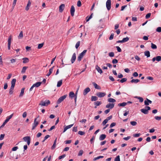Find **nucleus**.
Here are the masks:
<instances>
[{
    "mask_svg": "<svg viewBox=\"0 0 161 161\" xmlns=\"http://www.w3.org/2000/svg\"><path fill=\"white\" fill-rule=\"evenodd\" d=\"M87 51V50H84L80 54L77 58V60L80 61L83 56L85 55Z\"/></svg>",
    "mask_w": 161,
    "mask_h": 161,
    "instance_id": "1",
    "label": "nucleus"
},
{
    "mask_svg": "<svg viewBox=\"0 0 161 161\" xmlns=\"http://www.w3.org/2000/svg\"><path fill=\"white\" fill-rule=\"evenodd\" d=\"M50 103V101L48 100H46L45 101H41L39 105L42 106H47Z\"/></svg>",
    "mask_w": 161,
    "mask_h": 161,
    "instance_id": "2",
    "label": "nucleus"
},
{
    "mask_svg": "<svg viewBox=\"0 0 161 161\" xmlns=\"http://www.w3.org/2000/svg\"><path fill=\"white\" fill-rule=\"evenodd\" d=\"M67 94L65 95L62 97H61L58 100L57 103L58 104H59L62 102L67 97Z\"/></svg>",
    "mask_w": 161,
    "mask_h": 161,
    "instance_id": "3",
    "label": "nucleus"
},
{
    "mask_svg": "<svg viewBox=\"0 0 161 161\" xmlns=\"http://www.w3.org/2000/svg\"><path fill=\"white\" fill-rule=\"evenodd\" d=\"M24 140L26 142H27V144L29 145L31 143V138L29 136H25L23 138Z\"/></svg>",
    "mask_w": 161,
    "mask_h": 161,
    "instance_id": "4",
    "label": "nucleus"
},
{
    "mask_svg": "<svg viewBox=\"0 0 161 161\" xmlns=\"http://www.w3.org/2000/svg\"><path fill=\"white\" fill-rule=\"evenodd\" d=\"M106 6L107 9L109 10L111 8V1L108 0L106 3Z\"/></svg>",
    "mask_w": 161,
    "mask_h": 161,
    "instance_id": "5",
    "label": "nucleus"
},
{
    "mask_svg": "<svg viewBox=\"0 0 161 161\" xmlns=\"http://www.w3.org/2000/svg\"><path fill=\"white\" fill-rule=\"evenodd\" d=\"M37 118H36L34 119V122L32 124V130L35 129V128L39 124V122L36 121Z\"/></svg>",
    "mask_w": 161,
    "mask_h": 161,
    "instance_id": "6",
    "label": "nucleus"
},
{
    "mask_svg": "<svg viewBox=\"0 0 161 161\" xmlns=\"http://www.w3.org/2000/svg\"><path fill=\"white\" fill-rule=\"evenodd\" d=\"M96 95L98 97L101 98L104 97L106 95V93L105 92H98L96 93Z\"/></svg>",
    "mask_w": 161,
    "mask_h": 161,
    "instance_id": "7",
    "label": "nucleus"
},
{
    "mask_svg": "<svg viewBox=\"0 0 161 161\" xmlns=\"http://www.w3.org/2000/svg\"><path fill=\"white\" fill-rule=\"evenodd\" d=\"M12 39V36H10L8 38V50H9L10 49V45L11 43V40Z\"/></svg>",
    "mask_w": 161,
    "mask_h": 161,
    "instance_id": "8",
    "label": "nucleus"
},
{
    "mask_svg": "<svg viewBox=\"0 0 161 161\" xmlns=\"http://www.w3.org/2000/svg\"><path fill=\"white\" fill-rule=\"evenodd\" d=\"M114 104L113 103H109L106 105V108L112 109L114 107Z\"/></svg>",
    "mask_w": 161,
    "mask_h": 161,
    "instance_id": "9",
    "label": "nucleus"
},
{
    "mask_svg": "<svg viewBox=\"0 0 161 161\" xmlns=\"http://www.w3.org/2000/svg\"><path fill=\"white\" fill-rule=\"evenodd\" d=\"M76 58V54L74 53L72 56V58L71 59V61L72 64H73L75 61Z\"/></svg>",
    "mask_w": 161,
    "mask_h": 161,
    "instance_id": "10",
    "label": "nucleus"
},
{
    "mask_svg": "<svg viewBox=\"0 0 161 161\" xmlns=\"http://www.w3.org/2000/svg\"><path fill=\"white\" fill-rule=\"evenodd\" d=\"M75 12V7L73 6H72L70 9V14L72 16H73L74 15V13Z\"/></svg>",
    "mask_w": 161,
    "mask_h": 161,
    "instance_id": "11",
    "label": "nucleus"
},
{
    "mask_svg": "<svg viewBox=\"0 0 161 161\" xmlns=\"http://www.w3.org/2000/svg\"><path fill=\"white\" fill-rule=\"evenodd\" d=\"M65 7V5L64 4H62L59 6V11L60 12H62L64 10Z\"/></svg>",
    "mask_w": 161,
    "mask_h": 161,
    "instance_id": "12",
    "label": "nucleus"
},
{
    "mask_svg": "<svg viewBox=\"0 0 161 161\" xmlns=\"http://www.w3.org/2000/svg\"><path fill=\"white\" fill-rule=\"evenodd\" d=\"M90 91V89L89 87H87L85 88L83 92V95H86L88 92Z\"/></svg>",
    "mask_w": 161,
    "mask_h": 161,
    "instance_id": "13",
    "label": "nucleus"
},
{
    "mask_svg": "<svg viewBox=\"0 0 161 161\" xmlns=\"http://www.w3.org/2000/svg\"><path fill=\"white\" fill-rule=\"evenodd\" d=\"M96 69L97 70L98 72L101 74L103 73V71L102 69L97 65L96 66Z\"/></svg>",
    "mask_w": 161,
    "mask_h": 161,
    "instance_id": "14",
    "label": "nucleus"
},
{
    "mask_svg": "<svg viewBox=\"0 0 161 161\" xmlns=\"http://www.w3.org/2000/svg\"><path fill=\"white\" fill-rule=\"evenodd\" d=\"M16 81V80L15 79H13L11 82V87H14V86H15V83Z\"/></svg>",
    "mask_w": 161,
    "mask_h": 161,
    "instance_id": "15",
    "label": "nucleus"
},
{
    "mask_svg": "<svg viewBox=\"0 0 161 161\" xmlns=\"http://www.w3.org/2000/svg\"><path fill=\"white\" fill-rule=\"evenodd\" d=\"M74 125V124H71L66 126L64 128V130L63 132H65L67 129L70 128L71 127Z\"/></svg>",
    "mask_w": 161,
    "mask_h": 161,
    "instance_id": "16",
    "label": "nucleus"
},
{
    "mask_svg": "<svg viewBox=\"0 0 161 161\" xmlns=\"http://www.w3.org/2000/svg\"><path fill=\"white\" fill-rule=\"evenodd\" d=\"M54 67V66H53L49 69V72L46 75V76H48L51 74L53 71V69Z\"/></svg>",
    "mask_w": 161,
    "mask_h": 161,
    "instance_id": "17",
    "label": "nucleus"
},
{
    "mask_svg": "<svg viewBox=\"0 0 161 161\" xmlns=\"http://www.w3.org/2000/svg\"><path fill=\"white\" fill-rule=\"evenodd\" d=\"M57 140V138H56L54 141L53 144V146H52L51 148V149L52 150L54 149L56 147Z\"/></svg>",
    "mask_w": 161,
    "mask_h": 161,
    "instance_id": "18",
    "label": "nucleus"
},
{
    "mask_svg": "<svg viewBox=\"0 0 161 161\" xmlns=\"http://www.w3.org/2000/svg\"><path fill=\"white\" fill-rule=\"evenodd\" d=\"M92 84L96 89H101V87L99 86L95 82H93Z\"/></svg>",
    "mask_w": 161,
    "mask_h": 161,
    "instance_id": "19",
    "label": "nucleus"
},
{
    "mask_svg": "<svg viewBox=\"0 0 161 161\" xmlns=\"http://www.w3.org/2000/svg\"><path fill=\"white\" fill-rule=\"evenodd\" d=\"M106 137V135L105 134H102L99 137V140L100 141H102Z\"/></svg>",
    "mask_w": 161,
    "mask_h": 161,
    "instance_id": "20",
    "label": "nucleus"
},
{
    "mask_svg": "<svg viewBox=\"0 0 161 161\" xmlns=\"http://www.w3.org/2000/svg\"><path fill=\"white\" fill-rule=\"evenodd\" d=\"M22 60H23V63H27L29 61V59L27 58H22Z\"/></svg>",
    "mask_w": 161,
    "mask_h": 161,
    "instance_id": "21",
    "label": "nucleus"
},
{
    "mask_svg": "<svg viewBox=\"0 0 161 161\" xmlns=\"http://www.w3.org/2000/svg\"><path fill=\"white\" fill-rule=\"evenodd\" d=\"M9 121V120L6 118V119L5 120L4 122L3 123L2 125L0 127L2 128L4 126L5 124Z\"/></svg>",
    "mask_w": 161,
    "mask_h": 161,
    "instance_id": "22",
    "label": "nucleus"
},
{
    "mask_svg": "<svg viewBox=\"0 0 161 161\" xmlns=\"http://www.w3.org/2000/svg\"><path fill=\"white\" fill-rule=\"evenodd\" d=\"M28 67L27 66H24L23 67L21 73L22 74H24L25 73L26 69L28 68Z\"/></svg>",
    "mask_w": 161,
    "mask_h": 161,
    "instance_id": "23",
    "label": "nucleus"
},
{
    "mask_svg": "<svg viewBox=\"0 0 161 161\" xmlns=\"http://www.w3.org/2000/svg\"><path fill=\"white\" fill-rule=\"evenodd\" d=\"M108 101L109 102L114 103L116 102V100L113 98H109L108 99Z\"/></svg>",
    "mask_w": 161,
    "mask_h": 161,
    "instance_id": "24",
    "label": "nucleus"
},
{
    "mask_svg": "<svg viewBox=\"0 0 161 161\" xmlns=\"http://www.w3.org/2000/svg\"><path fill=\"white\" fill-rule=\"evenodd\" d=\"M144 55L146 56L147 58L149 57L150 56V53L148 51H146L144 52Z\"/></svg>",
    "mask_w": 161,
    "mask_h": 161,
    "instance_id": "25",
    "label": "nucleus"
},
{
    "mask_svg": "<svg viewBox=\"0 0 161 161\" xmlns=\"http://www.w3.org/2000/svg\"><path fill=\"white\" fill-rule=\"evenodd\" d=\"M42 84V82H37L35 84H33L34 87H39Z\"/></svg>",
    "mask_w": 161,
    "mask_h": 161,
    "instance_id": "26",
    "label": "nucleus"
},
{
    "mask_svg": "<svg viewBox=\"0 0 161 161\" xmlns=\"http://www.w3.org/2000/svg\"><path fill=\"white\" fill-rule=\"evenodd\" d=\"M141 111L145 114H148V112L146 109H142L141 110Z\"/></svg>",
    "mask_w": 161,
    "mask_h": 161,
    "instance_id": "27",
    "label": "nucleus"
},
{
    "mask_svg": "<svg viewBox=\"0 0 161 161\" xmlns=\"http://www.w3.org/2000/svg\"><path fill=\"white\" fill-rule=\"evenodd\" d=\"M31 4V2L29 0L28 1V3L25 7V10L27 11L29 9V7L30 6Z\"/></svg>",
    "mask_w": 161,
    "mask_h": 161,
    "instance_id": "28",
    "label": "nucleus"
},
{
    "mask_svg": "<svg viewBox=\"0 0 161 161\" xmlns=\"http://www.w3.org/2000/svg\"><path fill=\"white\" fill-rule=\"evenodd\" d=\"M75 94L73 92H71L69 93V96L70 97L73 98L74 97H75Z\"/></svg>",
    "mask_w": 161,
    "mask_h": 161,
    "instance_id": "29",
    "label": "nucleus"
},
{
    "mask_svg": "<svg viewBox=\"0 0 161 161\" xmlns=\"http://www.w3.org/2000/svg\"><path fill=\"white\" fill-rule=\"evenodd\" d=\"M62 82L63 80H60L59 81L57 84V87H60L61 85L62 84Z\"/></svg>",
    "mask_w": 161,
    "mask_h": 161,
    "instance_id": "30",
    "label": "nucleus"
},
{
    "mask_svg": "<svg viewBox=\"0 0 161 161\" xmlns=\"http://www.w3.org/2000/svg\"><path fill=\"white\" fill-rule=\"evenodd\" d=\"M98 98L96 96H92L91 98V100L92 101H96L97 100Z\"/></svg>",
    "mask_w": 161,
    "mask_h": 161,
    "instance_id": "31",
    "label": "nucleus"
},
{
    "mask_svg": "<svg viewBox=\"0 0 161 161\" xmlns=\"http://www.w3.org/2000/svg\"><path fill=\"white\" fill-rule=\"evenodd\" d=\"M140 81V80L139 79H132L130 81L131 83H136Z\"/></svg>",
    "mask_w": 161,
    "mask_h": 161,
    "instance_id": "32",
    "label": "nucleus"
},
{
    "mask_svg": "<svg viewBox=\"0 0 161 161\" xmlns=\"http://www.w3.org/2000/svg\"><path fill=\"white\" fill-rule=\"evenodd\" d=\"M24 90H25L24 88H22L21 89L20 93L19 95V97H21L23 96V95L24 94Z\"/></svg>",
    "mask_w": 161,
    "mask_h": 161,
    "instance_id": "33",
    "label": "nucleus"
},
{
    "mask_svg": "<svg viewBox=\"0 0 161 161\" xmlns=\"http://www.w3.org/2000/svg\"><path fill=\"white\" fill-rule=\"evenodd\" d=\"M126 104H127V103L126 102H123L122 103H119L118 104V106H122L124 107L125 106Z\"/></svg>",
    "mask_w": 161,
    "mask_h": 161,
    "instance_id": "34",
    "label": "nucleus"
},
{
    "mask_svg": "<svg viewBox=\"0 0 161 161\" xmlns=\"http://www.w3.org/2000/svg\"><path fill=\"white\" fill-rule=\"evenodd\" d=\"M14 88V87L11 86L9 91V93L10 95L12 94L13 93Z\"/></svg>",
    "mask_w": 161,
    "mask_h": 161,
    "instance_id": "35",
    "label": "nucleus"
},
{
    "mask_svg": "<svg viewBox=\"0 0 161 161\" xmlns=\"http://www.w3.org/2000/svg\"><path fill=\"white\" fill-rule=\"evenodd\" d=\"M135 97L139 99V102L140 103H142V102H143V99L142 97L136 96V97Z\"/></svg>",
    "mask_w": 161,
    "mask_h": 161,
    "instance_id": "36",
    "label": "nucleus"
},
{
    "mask_svg": "<svg viewBox=\"0 0 161 161\" xmlns=\"http://www.w3.org/2000/svg\"><path fill=\"white\" fill-rule=\"evenodd\" d=\"M151 47L153 49H156L157 48V47L156 45L154 44L153 43H151Z\"/></svg>",
    "mask_w": 161,
    "mask_h": 161,
    "instance_id": "37",
    "label": "nucleus"
},
{
    "mask_svg": "<svg viewBox=\"0 0 161 161\" xmlns=\"http://www.w3.org/2000/svg\"><path fill=\"white\" fill-rule=\"evenodd\" d=\"M103 158V156H98L97 157L94 158L93 159V160L95 161L96 160H97V159H98L101 158Z\"/></svg>",
    "mask_w": 161,
    "mask_h": 161,
    "instance_id": "38",
    "label": "nucleus"
},
{
    "mask_svg": "<svg viewBox=\"0 0 161 161\" xmlns=\"http://www.w3.org/2000/svg\"><path fill=\"white\" fill-rule=\"evenodd\" d=\"M129 38L128 37L125 38H124L122 39L123 42H127L129 40Z\"/></svg>",
    "mask_w": 161,
    "mask_h": 161,
    "instance_id": "39",
    "label": "nucleus"
},
{
    "mask_svg": "<svg viewBox=\"0 0 161 161\" xmlns=\"http://www.w3.org/2000/svg\"><path fill=\"white\" fill-rule=\"evenodd\" d=\"M23 37V33L22 31H21L18 36V38L19 39L22 38Z\"/></svg>",
    "mask_w": 161,
    "mask_h": 161,
    "instance_id": "40",
    "label": "nucleus"
},
{
    "mask_svg": "<svg viewBox=\"0 0 161 161\" xmlns=\"http://www.w3.org/2000/svg\"><path fill=\"white\" fill-rule=\"evenodd\" d=\"M127 78H124L120 80V82L121 83H123L125 82L127 80Z\"/></svg>",
    "mask_w": 161,
    "mask_h": 161,
    "instance_id": "41",
    "label": "nucleus"
},
{
    "mask_svg": "<svg viewBox=\"0 0 161 161\" xmlns=\"http://www.w3.org/2000/svg\"><path fill=\"white\" fill-rule=\"evenodd\" d=\"M114 161H120V156L119 155H118L115 158Z\"/></svg>",
    "mask_w": 161,
    "mask_h": 161,
    "instance_id": "42",
    "label": "nucleus"
},
{
    "mask_svg": "<svg viewBox=\"0 0 161 161\" xmlns=\"http://www.w3.org/2000/svg\"><path fill=\"white\" fill-rule=\"evenodd\" d=\"M130 123L133 126H135L137 124V122L134 121H132L130 122Z\"/></svg>",
    "mask_w": 161,
    "mask_h": 161,
    "instance_id": "43",
    "label": "nucleus"
},
{
    "mask_svg": "<svg viewBox=\"0 0 161 161\" xmlns=\"http://www.w3.org/2000/svg\"><path fill=\"white\" fill-rule=\"evenodd\" d=\"M156 60L158 61H159L161 60V56H157L156 57Z\"/></svg>",
    "mask_w": 161,
    "mask_h": 161,
    "instance_id": "44",
    "label": "nucleus"
},
{
    "mask_svg": "<svg viewBox=\"0 0 161 161\" xmlns=\"http://www.w3.org/2000/svg\"><path fill=\"white\" fill-rule=\"evenodd\" d=\"M94 103L95 105L96 106H98L100 105L101 104V102L99 101H97L95 102Z\"/></svg>",
    "mask_w": 161,
    "mask_h": 161,
    "instance_id": "45",
    "label": "nucleus"
},
{
    "mask_svg": "<svg viewBox=\"0 0 161 161\" xmlns=\"http://www.w3.org/2000/svg\"><path fill=\"white\" fill-rule=\"evenodd\" d=\"M78 134H79L80 135H84L85 134V133L84 132V131H79L78 132Z\"/></svg>",
    "mask_w": 161,
    "mask_h": 161,
    "instance_id": "46",
    "label": "nucleus"
},
{
    "mask_svg": "<svg viewBox=\"0 0 161 161\" xmlns=\"http://www.w3.org/2000/svg\"><path fill=\"white\" fill-rule=\"evenodd\" d=\"M80 41H78L76 43L75 45V48L76 49H77L80 46Z\"/></svg>",
    "mask_w": 161,
    "mask_h": 161,
    "instance_id": "47",
    "label": "nucleus"
},
{
    "mask_svg": "<svg viewBox=\"0 0 161 161\" xmlns=\"http://www.w3.org/2000/svg\"><path fill=\"white\" fill-rule=\"evenodd\" d=\"M154 118L157 120H161V116H156L154 117Z\"/></svg>",
    "mask_w": 161,
    "mask_h": 161,
    "instance_id": "48",
    "label": "nucleus"
},
{
    "mask_svg": "<svg viewBox=\"0 0 161 161\" xmlns=\"http://www.w3.org/2000/svg\"><path fill=\"white\" fill-rule=\"evenodd\" d=\"M108 55L110 57H113L114 56V52H111L109 53Z\"/></svg>",
    "mask_w": 161,
    "mask_h": 161,
    "instance_id": "49",
    "label": "nucleus"
},
{
    "mask_svg": "<svg viewBox=\"0 0 161 161\" xmlns=\"http://www.w3.org/2000/svg\"><path fill=\"white\" fill-rule=\"evenodd\" d=\"M77 126L74 127L72 129V131L74 132H76L77 131Z\"/></svg>",
    "mask_w": 161,
    "mask_h": 161,
    "instance_id": "50",
    "label": "nucleus"
},
{
    "mask_svg": "<svg viewBox=\"0 0 161 161\" xmlns=\"http://www.w3.org/2000/svg\"><path fill=\"white\" fill-rule=\"evenodd\" d=\"M43 43L39 44H38L37 48L38 49H40L43 46Z\"/></svg>",
    "mask_w": 161,
    "mask_h": 161,
    "instance_id": "51",
    "label": "nucleus"
},
{
    "mask_svg": "<svg viewBox=\"0 0 161 161\" xmlns=\"http://www.w3.org/2000/svg\"><path fill=\"white\" fill-rule=\"evenodd\" d=\"M50 137V136L48 135H46L44 137V139L42 141V142H44L47 139Z\"/></svg>",
    "mask_w": 161,
    "mask_h": 161,
    "instance_id": "52",
    "label": "nucleus"
},
{
    "mask_svg": "<svg viewBox=\"0 0 161 161\" xmlns=\"http://www.w3.org/2000/svg\"><path fill=\"white\" fill-rule=\"evenodd\" d=\"M83 151L82 150H80L78 153V155L79 156H81L83 154Z\"/></svg>",
    "mask_w": 161,
    "mask_h": 161,
    "instance_id": "53",
    "label": "nucleus"
},
{
    "mask_svg": "<svg viewBox=\"0 0 161 161\" xmlns=\"http://www.w3.org/2000/svg\"><path fill=\"white\" fill-rule=\"evenodd\" d=\"M81 5V3L80 1L79 0L77 2V6L78 7H80Z\"/></svg>",
    "mask_w": 161,
    "mask_h": 161,
    "instance_id": "54",
    "label": "nucleus"
},
{
    "mask_svg": "<svg viewBox=\"0 0 161 161\" xmlns=\"http://www.w3.org/2000/svg\"><path fill=\"white\" fill-rule=\"evenodd\" d=\"M151 15V14L150 13H148L146 15L145 18L146 19H148V18H149L150 17Z\"/></svg>",
    "mask_w": 161,
    "mask_h": 161,
    "instance_id": "55",
    "label": "nucleus"
},
{
    "mask_svg": "<svg viewBox=\"0 0 161 161\" xmlns=\"http://www.w3.org/2000/svg\"><path fill=\"white\" fill-rule=\"evenodd\" d=\"M156 31L157 32H161V27H158L157 28Z\"/></svg>",
    "mask_w": 161,
    "mask_h": 161,
    "instance_id": "56",
    "label": "nucleus"
},
{
    "mask_svg": "<svg viewBox=\"0 0 161 161\" xmlns=\"http://www.w3.org/2000/svg\"><path fill=\"white\" fill-rule=\"evenodd\" d=\"M65 156V154H63L62 155L58 157V159H61L62 158H64Z\"/></svg>",
    "mask_w": 161,
    "mask_h": 161,
    "instance_id": "57",
    "label": "nucleus"
},
{
    "mask_svg": "<svg viewBox=\"0 0 161 161\" xmlns=\"http://www.w3.org/2000/svg\"><path fill=\"white\" fill-rule=\"evenodd\" d=\"M116 125V123H115L113 122V123H112L111 124V125H110V127L112 128L113 126H115Z\"/></svg>",
    "mask_w": 161,
    "mask_h": 161,
    "instance_id": "58",
    "label": "nucleus"
},
{
    "mask_svg": "<svg viewBox=\"0 0 161 161\" xmlns=\"http://www.w3.org/2000/svg\"><path fill=\"white\" fill-rule=\"evenodd\" d=\"M112 62L113 64H116L118 63V61L117 59H114L113 60Z\"/></svg>",
    "mask_w": 161,
    "mask_h": 161,
    "instance_id": "59",
    "label": "nucleus"
},
{
    "mask_svg": "<svg viewBox=\"0 0 161 161\" xmlns=\"http://www.w3.org/2000/svg\"><path fill=\"white\" fill-rule=\"evenodd\" d=\"M127 7V5H125L124 6H122L121 7V11H123L124 9Z\"/></svg>",
    "mask_w": 161,
    "mask_h": 161,
    "instance_id": "60",
    "label": "nucleus"
},
{
    "mask_svg": "<svg viewBox=\"0 0 161 161\" xmlns=\"http://www.w3.org/2000/svg\"><path fill=\"white\" fill-rule=\"evenodd\" d=\"M108 121L107 119H105L103 122L102 124L103 125H105L108 122Z\"/></svg>",
    "mask_w": 161,
    "mask_h": 161,
    "instance_id": "61",
    "label": "nucleus"
},
{
    "mask_svg": "<svg viewBox=\"0 0 161 161\" xmlns=\"http://www.w3.org/2000/svg\"><path fill=\"white\" fill-rule=\"evenodd\" d=\"M130 138L131 137L130 136H128L127 137H124L123 139L125 141H127L130 139Z\"/></svg>",
    "mask_w": 161,
    "mask_h": 161,
    "instance_id": "62",
    "label": "nucleus"
},
{
    "mask_svg": "<svg viewBox=\"0 0 161 161\" xmlns=\"http://www.w3.org/2000/svg\"><path fill=\"white\" fill-rule=\"evenodd\" d=\"M116 48H117V50L118 52H121V49L119 47V46H116Z\"/></svg>",
    "mask_w": 161,
    "mask_h": 161,
    "instance_id": "63",
    "label": "nucleus"
},
{
    "mask_svg": "<svg viewBox=\"0 0 161 161\" xmlns=\"http://www.w3.org/2000/svg\"><path fill=\"white\" fill-rule=\"evenodd\" d=\"M114 33L111 34V35L109 37V39L110 40H111L112 39H113V37H114Z\"/></svg>",
    "mask_w": 161,
    "mask_h": 161,
    "instance_id": "64",
    "label": "nucleus"
}]
</instances>
